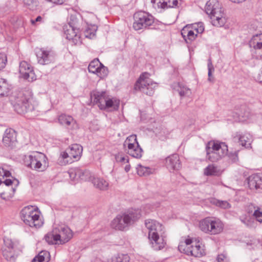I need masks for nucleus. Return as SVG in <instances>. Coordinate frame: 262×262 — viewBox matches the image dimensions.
<instances>
[{
    "instance_id": "1",
    "label": "nucleus",
    "mask_w": 262,
    "mask_h": 262,
    "mask_svg": "<svg viewBox=\"0 0 262 262\" xmlns=\"http://www.w3.org/2000/svg\"><path fill=\"white\" fill-rule=\"evenodd\" d=\"M32 95L28 90L15 92L11 97L10 101L14 111L19 114H24L34 109L32 104Z\"/></svg>"
},
{
    "instance_id": "2",
    "label": "nucleus",
    "mask_w": 262,
    "mask_h": 262,
    "mask_svg": "<svg viewBox=\"0 0 262 262\" xmlns=\"http://www.w3.org/2000/svg\"><path fill=\"white\" fill-rule=\"evenodd\" d=\"M145 225L148 230V238L152 248L157 251L163 249L166 244L162 235L164 233L163 225L151 219L146 220Z\"/></svg>"
},
{
    "instance_id": "3",
    "label": "nucleus",
    "mask_w": 262,
    "mask_h": 262,
    "mask_svg": "<svg viewBox=\"0 0 262 262\" xmlns=\"http://www.w3.org/2000/svg\"><path fill=\"white\" fill-rule=\"evenodd\" d=\"M141 216L139 209L130 210L122 214L118 215L111 222V227L116 230H123Z\"/></svg>"
},
{
    "instance_id": "4",
    "label": "nucleus",
    "mask_w": 262,
    "mask_h": 262,
    "mask_svg": "<svg viewBox=\"0 0 262 262\" xmlns=\"http://www.w3.org/2000/svg\"><path fill=\"white\" fill-rule=\"evenodd\" d=\"M205 12L214 26L221 27L225 23V18L221 5L217 0H209L206 4Z\"/></svg>"
},
{
    "instance_id": "5",
    "label": "nucleus",
    "mask_w": 262,
    "mask_h": 262,
    "mask_svg": "<svg viewBox=\"0 0 262 262\" xmlns=\"http://www.w3.org/2000/svg\"><path fill=\"white\" fill-rule=\"evenodd\" d=\"M40 212L36 206H27L20 212V216L24 223L30 227L39 228L43 222L40 216Z\"/></svg>"
},
{
    "instance_id": "6",
    "label": "nucleus",
    "mask_w": 262,
    "mask_h": 262,
    "mask_svg": "<svg viewBox=\"0 0 262 262\" xmlns=\"http://www.w3.org/2000/svg\"><path fill=\"white\" fill-rule=\"evenodd\" d=\"M23 250V246L17 240L4 238V245L2 248V254L4 258L10 262H14L18 253Z\"/></svg>"
},
{
    "instance_id": "7",
    "label": "nucleus",
    "mask_w": 262,
    "mask_h": 262,
    "mask_svg": "<svg viewBox=\"0 0 262 262\" xmlns=\"http://www.w3.org/2000/svg\"><path fill=\"white\" fill-rule=\"evenodd\" d=\"M24 163L27 167L37 171H43L48 167L47 157L45 154L38 152L25 156Z\"/></svg>"
},
{
    "instance_id": "8",
    "label": "nucleus",
    "mask_w": 262,
    "mask_h": 262,
    "mask_svg": "<svg viewBox=\"0 0 262 262\" xmlns=\"http://www.w3.org/2000/svg\"><path fill=\"white\" fill-rule=\"evenodd\" d=\"M82 152V147L78 144L71 145L64 151L60 153L58 159V163L61 165L71 164L78 160Z\"/></svg>"
},
{
    "instance_id": "9",
    "label": "nucleus",
    "mask_w": 262,
    "mask_h": 262,
    "mask_svg": "<svg viewBox=\"0 0 262 262\" xmlns=\"http://www.w3.org/2000/svg\"><path fill=\"white\" fill-rule=\"evenodd\" d=\"M199 228L203 232L210 235L221 233L224 229L223 222L219 219L206 217L199 222Z\"/></svg>"
},
{
    "instance_id": "10",
    "label": "nucleus",
    "mask_w": 262,
    "mask_h": 262,
    "mask_svg": "<svg viewBox=\"0 0 262 262\" xmlns=\"http://www.w3.org/2000/svg\"><path fill=\"white\" fill-rule=\"evenodd\" d=\"M206 158L212 162H217L225 155L228 147L224 143H217L210 141L206 147Z\"/></svg>"
},
{
    "instance_id": "11",
    "label": "nucleus",
    "mask_w": 262,
    "mask_h": 262,
    "mask_svg": "<svg viewBox=\"0 0 262 262\" xmlns=\"http://www.w3.org/2000/svg\"><path fill=\"white\" fill-rule=\"evenodd\" d=\"M157 86V83L149 78V74L148 73H144L140 75L135 83L134 90L151 96L154 93V89Z\"/></svg>"
},
{
    "instance_id": "12",
    "label": "nucleus",
    "mask_w": 262,
    "mask_h": 262,
    "mask_svg": "<svg viewBox=\"0 0 262 262\" xmlns=\"http://www.w3.org/2000/svg\"><path fill=\"white\" fill-rule=\"evenodd\" d=\"M134 19L133 27L135 30L147 28L154 23V17L148 13L142 11L135 13Z\"/></svg>"
},
{
    "instance_id": "13",
    "label": "nucleus",
    "mask_w": 262,
    "mask_h": 262,
    "mask_svg": "<svg viewBox=\"0 0 262 262\" xmlns=\"http://www.w3.org/2000/svg\"><path fill=\"white\" fill-rule=\"evenodd\" d=\"M64 34L66 38L72 40L74 45H80L82 41L80 39V34L79 30L75 27L73 23H69L63 27Z\"/></svg>"
},
{
    "instance_id": "14",
    "label": "nucleus",
    "mask_w": 262,
    "mask_h": 262,
    "mask_svg": "<svg viewBox=\"0 0 262 262\" xmlns=\"http://www.w3.org/2000/svg\"><path fill=\"white\" fill-rule=\"evenodd\" d=\"M38 62L42 65L48 64L55 60L56 54L51 50L39 49L36 52Z\"/></svg>"
},
{
    "instance_id": "15",
    "label": "nucleus",
    "mask_w": 262,
    "mask_h": 262,
    "mask_svg": "<svg viewBox=\"0 0 262 262\" xmlns=\"http://www.w3.org/2000/svg\"><path fill=\"white\" fill-rule=\"evenodd\" d=\"M262 34L254 35L249 42L253 56L258 59L262 56Z\"/></svg>"
},
{
    "instance_id": "16",
    "label": "nucleus",
    "mask_w": 262,
    "mask_h": 262,
    "mask_svg": "<svg viewBox=\"0 0 262 262\" xmlns=\"http://www.w3.org/2000/svg\"><path fill=\"white\" fill-rule=\"evenodd\" d=\"M68 174L71 180L73 181H77L79 179L88 181L91 178V174L88 170L79 167L70 169L68 171Z\"/></svg>"
},
{
    "instance_id": "17",
    "label": "nucleus",
    "mask_w": 262,
    "mask_h": 262,
    "mask_svg": "<svg viewBox=\"0 0 262 262\" xmlns=\"http://www.w3.org/2000/svg\"><path fill=\"white\" fill-rule=\"evenodd\" d=\"M19 73L21 77L29 81H33L36 79L35 73L32 67L25 61H22L19 63Z\"/></svg>"
},
{
    "instance_id": "18",
    "label": "nucleus",
    "mask_w": 262,
    "mask_h": 262,
    "mask_svg": "<svg viewBox=\"0 0 262 262\" xmlns=\"http://www.w3.org/2000/svg\"><path fill=\"white\" fill-rule=\"evenodd\" d=\"M57 231V237H58L59 244H63L68 242L72 237V230L67 226H59L55 227Z\"/></svg>"
},
{
    "instance_id": "19",
    "label": "nucleus",
    "mask_w": 262,
    "mask_h": 262,
    "mask_svg": "<svg viewBox=\"0 0 262 262\" xmlns=\"http://www.w3.org/2000/svg\"><path fill=\"white\" fill-rule=\"evenodd\" d=\"M108 97V96L104 91H93L91 94V101L94 104H97L101 110H104L105 103Z\"/></svg>"
},
{
    "instance_id": "20",
    "label": "nucleus",
    "mask_w": 262,
    "mask_h": 262,
    "mask_svg": "<svg viewBox=\"0 0 262 262\" xmlns=\"http://www.w3.org/2000/svg\"><path fill=\"white\" fill-rule=\"evenodd\" d=\"M248 181L250 189L255 190L257 192H262V173L252 174L249 177Z\"/></svg>"
},
{
    "instance_id": "21",
    "label": "nucleus",
    "mask_w": 262,
    "mask_h": 262,
    "mask_svg": "<svg viewBox=\"0 0 262 262\" xmlns=\"http://www.w3.org/2000/svg\"><path fill=\"white\" fill-rule=\"evenodd\" d=\"M234 141H238L239 143L246 148H251V144L252 141V136L249 133L237 132L233 137Z\"/></svg>"
},
{
    "instance_id": "22",
    "label": "nucleus",
    "mask_w": 262,
    "mask_h": 262,
    "mask_svg": "<svg viewBox=\"0 0 262 262\" xmlns=\"http://www.w3.org/2000/svg\"><path fill=\"white\" fill-rule=\"evenodd\" d=\"M17 142L16 133L12 128L6 129L3 138V142L6 146L13 147Z\"/></svg>"
},
{
    "instance_id": "23",
    "label": "nucleus",
    "mask_w": 262,
    "mask_h": 262,
    "mask_svg": "<svg viewBox=\"0 0 262 262\" xmlns=\"http://www.w3.org/2000/svg\"><path fill=\"white\" fill-rule=\"evenodd\" d=\"M205 254L204 246L198 239H195L194 245L191 246L189 251H187V255L200 257Z\"/></svg>"
},
{
    "instance_id": "24",
    "label": "nucleus",
    "mask_w": 262,
    "mask_h": 262,
    "mask_svg": "<svg viewBox=\"0 0 262 262\" xmlns=\"http://www.w3.org/2000/svg\"><path fill=\"white\" fill-rule=\"evenodd\" d=\"M165 165L170 171L179 170L181 167V163L178 155L173 154L167 157Z\"/></svg>"
},
{
    "instance_id": "25",
    "label": "nucleus",
    "mask_w": 262,
    "mask_h": 262,
    "mask_svg": "<svg viewBox=\"0 0 262 262\" xmlns=\"http://www.w3.org/2000/svg\"><path fill=\"white\" fill-rule=\"evenodd\" d=\"M151 3L155 8L164 10L178 6V0H151Z\"/></svg>"
},
{
    "instance_id": "26",
    "label": "nucleus",
    "mask_w": 262,
    "mask_h": 262,
    "mask_svg": "<svg viewBox=\"0 0 262 262\" xmlns=\"http://www.w3.org/2000/svg\"><path fill=\"white\" fill-rule=\"evenodd\" d=\"M135 145H129V147L125 148V151L130 156L140 159L142 157L143 154V149L139 145V144H136Z\"/></svg>"
},
{
    "instance_id": "27",
    "label": "nucleus",
    "mask_w": 262,
    "mask_h": 262,
    "mask_svg": "<svg viewBox=\"0 0 262 262\" xmlns=\"http://www.w3.org/2000/svg\"><path fill=\"white\" fill-rule=\"evenodd\" d=\"M181 34L187 43H190L196 36V34H194L193 30H189V28L187 27H185L182 30Z\"/></svg>"
},
{
    "instance_id": "28",
    "label": "nucleus",
    "mask_w": 262,
    "mask_h": 262,
    "mask_svg": "<svg viewBox=\"0 0 262 262\" xmlns=\"http://www.w3.org/2000/svg\"><path fill=\"white\" fill-rule=\"evenodd\" d=\"M120 105V100L115 98L108 97L105 103L104 110L111 109L112 111L117 110Z\"/></svg>"
},
{
    "instance_id": "29",
    "label": "nucleus",
    "mask_w": 262,
    "mask_h": 262,
    "mask_svg": "<svg viewBox=\"0 0 262 262\" xmlns=\"http://www.w3.org/2000/svg\"><path fill=\"white\" fill-rule=\"evenodd\" d=\"M91 181L94 186L100 190H105L108 188V183L103 178H93Z\"/></svg>"
},
{
    "instance_id": "30",
    "label": "nucleus",
    "mask_w": 262,
    "mask_h": 262,
    "mask_svg": "<svg viewBox=\"0 0 262 262\" xmlns=\"http://www.w3.org/2000/svg\"><path fill=\"white\" fill-rule=\"evenodd\" d=\"M58 121L60 124L67 127H69L75 123V121L72 117L64 114H62L59 116Z\"/></svg>"
},
{
    "instance_id": "31",
    "label": "nucleus",
    "mask_w": 262,
    "mask_h": 262,
    "mask_svg": "<svg viewBox=\"0 0 262 262\" xmlns=\"http://www.w3.org/2000/svg\"><path fill=\"white\" fill-rule=\"evenodd\" d=\"M57 231L55 228L53 229L52 231L47 234L45 238L47 242L49 244H59L58 237H57Z\"/></svg>"
},
{
    "instance_id": "32",
    "label": "nucleus",
    "mask_w": 262,
    "mask_h": 262,
    "mask_svg": "<svg viewBox=\"0 0 262 262\" xmlns=\"http://www.w3.org/2000/svg\"><path fill=\"white\" fill-rule=\"evenodd\" d=\"M50 257V253L48 251H42L33 259L32 262H48Z\"/></svg>"
},
{
    "instance_id": "33",
    "label": "nucleus",
    "mask_w": 262,
    "mask_h": 262,
    "mask_svg": "<svg viewBox=\"0 0 262 262\" xmlns=\"http://www.w3.org/2000/svg\"><path fill=\"white\" fill-rule=\"evenodd\" d=\"M173 89L176 90L181 96H188L191 94V91L189 89L180 83H176L173 85Z\"/></svg>"
},
{
    "instance_id": "34",
    "label": "nucleus",
    "mask_w": 262,
    "mask_h": 262,
    "mask_svg": "<svg viewBox=\"0 0 262 262\" xmlns=\"http://www.w3.org/2000/svg\"><path fill=\"white\" fill-rule=\"evenodd\" d=\"M129 256L127 254H117L112 257L107 262H129Z\"/></svg>"
},
{
    "instance_id": "35",
    "label": "nucleus",
    "mask_w": 262,
    "mask_h": 262,
    "mask_svg": "<svg viewBox=\"0 0 262 262\" xmlns=\"http://www.w3.org/2000/svg\"><path fill=\"white\" fill-rule=\"evenodd\" d=\"M204 174L206 176H217L220 174V170L214 165H209L204 169Z\"/></svg>"
},
{
    "instance_id": "36",
    "label": "nucleus",
    "mask_w": 262,
    "mask_h": 262,
    "mask_svg": "<svg viewBox=\"0 0 262 262\" xmlns=\"http://www.w3.org/2000/svg\"><path fill=\"white\" fill-rule=\"evenodd\" d=\"M101 63L98 59H94L92 61L88 67L89 72L93 74H96L98 72V68L101 65Z\"/></svg>"
},
{
    "instance_id": "37",
    "label": "nucleus",
    "mask_w": 262,
    "mask_h": 262,
    "mask_svg": "<svg viewBox=\"0 0 262 262\" xmlns=\"http://www.w3.org/2000/svg\"><path fill=\"white\" fill-rule=\"evenodd\" d=\"M139 144L137 141V136L135 135H132L128 136L123 143L124 149L129 147V145H135Z\"/></svg>"
},
{
    "instance_id": "38",
    "label": "nucleus",
    "mask_w": 262,
    "mask_h": 262,
    "mask_svg": "<svg viewBox=\"0 0 262 262\" xmlns=\"http://www.w3.org/2000/svg\"><path fill=\"white\" fill-rule=\"evenodd\" d=\"M136 169L137 173L140 176H148L151 173V169L149 167H144L140 164L138 165Z\"/></svg>"
},
{
    "instance_id": "39",
    "label": "nucleus",
    "mask_w": 262,
    "mask_h": 262,
    "mask_svg": "<svg viewBox=\"0 0 262 262\" xmlns=\"http://www.w3.org/2000/svg\"><path fill=\"white\" fill-rule=\"evenodd\" d=\"M211 203L223 209H228L231 207L230 204L226 201H220L216 199H212Z\"/></svg>"
},
{
    "instance_id": "40",
    "label": "nucleus",
    "mask_w": 262,
    "mask_h": 262,
    "mask_svg": "<svg viewBox=\"0 0 262 262\" xmlns=\"http://www.w3.org/2000/svg\"><path fill=\"white\" fill-rule=\"evenodd\" d=\"M97 71L98 72H96V74L101 79L106 77L108 73L107 68L103 64H101Z\"/></svg>"
},
{
    "instance_id": "41",
    "label": "nucleus",
    "mask_w": 262,
    "mask_h": 262,
    "mask_svg": "<svg viewBox=\"0 0 262 262\" xmlns=\"http://www.w3.org/2000/svg\"><path fill=\"white\" fill-rule=\"evenodd\" d=\"M24 3L31 10L36 9L39 4L38 0H24Z\"/></svg>"
},
{
    "instance_id": "42",
    "label": "nucleus",
    "mask_w": 262,
    "mask_h": 262,
    "mask_svg": "<svg viewBox=\"0 0 262 262\" xmlns=\"http://www.w3.org/2000/svg\"><path fill=\"white\" fill-rule=\"evenodd\" d=\"M207 67H208V80L210 82H213L214 81V77L212 76V73L214 72V68L213 67V66L210 59H209L208 61Z\"/></svg>"
},
{
    "instance_id": "43",
    "label": "nucleus",
    "mask_w": 262,
    "mask_h": 262,
    "mask_svg": "<svg viewBox=\"0 0 262 262\" xmlns=\"http://www.w3.org/2000/svg\"><path fill=\"white\" fill-rule=\"evenodd\" d=\"M96 31V28L95 26H93L91 28H88L84 32V35L85 37L92 38L95 35Z\"/></svg>"
},
{
    "instance_id": "44",
    "label": "nucleus",
    "mask_w": 262,
    "mask_h": 262,
    "mask_svg": "<svg viewBox=\"0 0 262 262\" xmlns=\"http://www.w3.org/2000/svg\"><path fill=\"white\" fill-rule=\"evenodd\" d=\"M8 88L5 82L2 80H0V96H4L8 94Z\"/></svg>"
},
{
    "instance_id": "45",
    "label": "nucleus",
    "mask_w": 262,
    "mask_h": 262,
    "mask_svg": "<svg viewBox=\"0 0 262 262\" xmlns=\"http://www.w3.org/2000/svg\"><path fill=\"white\" fill-rule=\"evenodd\" d=\"M253 215L258 222L262 223V212L260 211L259 207H257L254 210Z\"/></svg>"
},
{
    "instance_id": "46",
    "label": "nucleus",
    "mask_w": 262,
    "mask_h": 262,
    "mask_svg": "<svg viewBox=\"0 0 262 262\" xmlns=\"http://www.w3.org/2000/svg\"><path fill=\"white\" fill-rule=\"evenodd\" d=\"M190 246H186L184 243L182 242L178 246L179 250L182 253H185L187 255V251H189L190 249Z\"/></svg>"
},
{
    "instance_id": "47",
    "label": "nucleus",
    "mask_w": 262,
    "mask_h": 262,
    "mask_svg": "<svg viewBox=\"0 0 262 262\" xmlns=\"http://www.w3.org/2000/svg\"><path fill=\"white\" fill-rule=\"evenodd\" d=\"M239 219L246 226L250 227L251 226V221L246 215L241 216Z\"/></svg>"
},
{
    "instance_id": "48",
    "label": "nucleus",
    "mask_w": 262,
    "mask_h": 262,
    "mask_svg": "<svg viewBox=\"0 0 262 262\" xmlns=\"http://www.w3.org/2000/svg\"><path fill=\"white\" fill-rule=\"evenodd\" d=\"M115 159L117 162L120 163H125L128 162V159L125 156H123L121 154L118 153L115 155Z\"/></svg>"
},
{
    "instance_id": "49",
    "label": "nucleus",
    "mask_w": 262,
    "mask_h": 262,
    "mask_svg": "<svg viewBox=\"0 0 262 262\" xmlns=\"http://www.w3.org/2000/svg\"><path fill=\"white\" fill-rule=\"evenodd\" d=\"M7 61L6 55L4 54H0V70L5 68Z\"/></svg>"
},
{
    "instance_id": "50",
    "label": "nucleus",
    "mask_w": 262,
    "mask_h": 262,
    "mask_svg": "<svg viewBox=\"0 0 262 262\" xmlns=\"http://www.w3.org/2000/svg\"><path fill=\"white\" fill-rule=\"evenodd\" d=\"M228 157L232 162H236L238 161V151L233 152H230L228 154Z\"/></svg>"
},
{
    "instance_id": "51",
    "label": "nucleus",
    "mask_w": 262,
    "mask_h": 262,
    "mask_svg": "<svg viewBox=\"0 0 262 262\" xmlns=\"http://www.w3.org/2000/svg\"><path fill=\"white\" fill-rule=\"evenodd\" d=\"M194 30L198 33H202L204 30L203 24L202 23H199L197 24V27L194 28Z\"/></svg>"
},
{
    "instance_id": "52",
    "label": "nucleus",
    "mask_w": 262,
    "mask_h": 262,
    "mask_svg": "<svg viewBox=\"0 0 262 262\" xmlns=\"http://www.w3.org/2000/svg\"><path fill=\"white\" fill-rule=\"evenodd\" d=\"M195 239H191V238H187L185 240V242H183L186 245V246H190L192 245H194L195 242Z\"/></svg>"
},
{
    "instance_id": "53",
    "label": "nucleus",
    "mask_w": 262,
    "mask_h": 262,
    "mask_svg": "<svg viewBox=\"0 0 262 262\" xmlns=\"http://www.w3.org/2000/svg\"><path fill=\"white\" fill-rule=\"evenodd\" d=\"M257 207H258L255 206L254 204H250L247 207V212L249 213H252L253 212V209H255V210L256 209Z\"/></svg>"
},
{
    "instance_id": "54",
    "label": "nucleus",
    "mask_w": 262,
    "mask_h": 262,
    "mask_svg": "<svg viewBox=\"0 0 262 262\" xmlns=\"http://www.w3.org/2000/svg\"><path fill=\"white\" fill-rule=\"evenodd\" d=\"M255 80L259 83L262 84V68L260 69V70L258 74V75L255 77Z\"/></svg>"
},
{
    "instance_id": "55",
    "label": "nucleus",
    "mask_w": 262,
    "mask_h": 262,
    "mask_svg": "<svg viewBox=\"0 0 262 262\" xmlns=\"http://www.w3.org/2000/svg\"><path fill=\"white\" fill-rule=\"evenodd\" d=\"M46 1L47 2H50V3H52L53 4H57V5H61L65 1V0H46Z\"/></svg>"
},
{
    "instance_id": "56",
    "label": "nucleus",
    "mask_w": 262,
    "mask_h": 262,
    "mask_svg": "<svg viewBox=\"0 0 262 262\" xmlns=\"http://www.w3.org/2000/svg\"><path fill=\"white\" fill-rule=\"evenodd\" d=\"M42 18L40 16H37L35 19H31V22L32 25H35L37 22H41Z\"/></svg>"
},
{
    "instance_id": "57",
    "label": "nucleus",
    "mask_w": 262,
    "mask_h": 262,
    "mask_svg": "<svg viewBox=\"0 0 262 262\" xmlns=\"http://www.w3.org/2000/svg\"><path fill=\"white\" fill-rule=\"evenodd\" d=\"M4 184L7 186L11 185L13 182L11 179H6L4 181Z\"/></svg>"
},
{
    "instance_id": "58",
    "label": "nucleus",
    "mask_w": 262,
    "mask_h": 262,
    "mask_svg": "<svg viewBox=\"0 0 262 262\" xmlns=\"http://www.w3.org/2000/svg\"><path fill=\"white\" fill-rule=\"evenodd\" d=\"M3 176L5 177H8L10 176V175H11V173L10 171H7V170H5L4 169V172H3Z\"/></svg>"
},
{
    "instance_id": "59",
    "label": "nucleus",
    "mask_w": 262,
    "mask_h": 262,
    "mask_svg": "<svg viewBox=\"0 0 262 262\" xmlns=\"http://www.w3.org/2000/svg\"><path fill=\"white\" fill-rule=\"evenodd\" d=\"M224 256L223 255H219L217 257L218 262H222L224 260Z\"/></svg>"
},
{
    "instance_id": "60",
    "label": "nucleus",
    "mask_w": 262,
    "mask_h": 262,
    "mask_svg": "<svg viewBox=\"0 0 262 262\" xmlns=\"http://www.w3.org/2000/svg\"><path fill=\"white\" fill-rule=\"evenodd\" d=\"M130 169V166L129 164L126 165L125 166L124 169L126 172H128Z\"/></svg>"
},
{
    "instance_id": "61",
    "label": "nucleus",
    "mask_w": 262,
    "mask_h": 262,
    "mask_svg": "<svg viewBox=\"0 0 262 262\" xmlns=\"http://www.w3.org/2000/svg\"><path fill=\"white\" fill-rule=\"evenodd\" d=\"M3 172H4V169H1L0 168V175H1L3 173Z\"/></svg>"
},
{
    "instance_id": "62",
    "label": "nucleus",
    "mask_w": 262,
    "mask_h": 262,
    "mask_svg": "<svg viewBox=\"0 0 262 262\" xmlns=\"http://www.w3.org/2000/svg\"><path fill=\"white\" fill-rule=\"evenodd\" d=\"M149 206H150V205H147L146 206L145 208H149Z\"/></svg>"
},
{
    "instance_id": "63",
    "label": "nucleus",
    "mask_w": 262,
    "mask_h": 262,
    "mask_svg": "<svg viewBox=\"0 0 262 262\" xmlns=\"http://www.w3.org/2000/svg\"><path fill=\"white\" fill-rule=\"evenodd\" d=\"M12 189H13V192H14V191H15V188H12Z\"/></svg>"
},
{
    "instance_id": "64",
    "label": "nucleus",
    "mask_w": 262,
    "mask_h": 262,
    "mask_svg": "<svg viewBox=\"0 0 262 262\" xmlns=\"http://www.w3.org/2000/svg\"><path fill=\"white\" fill-rule=\"evenodd\" d=\"M16 182H17V184H18V181H16Z\"/></svg>"
}]
</instances>
